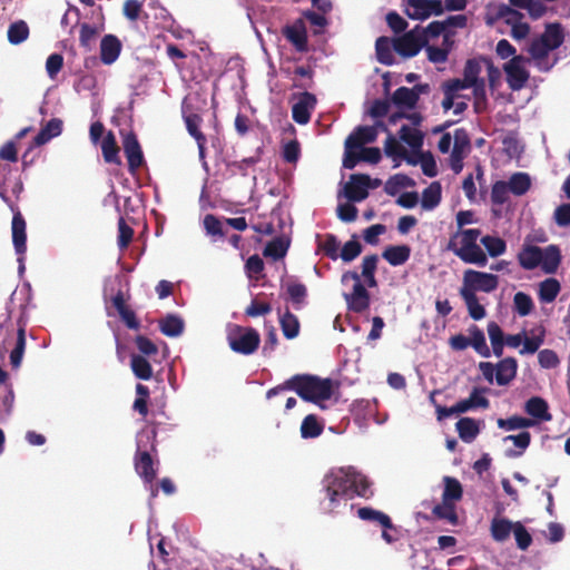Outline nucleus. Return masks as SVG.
Returning <instances> with one entry per match:
<instances>
[{
    "label": "nucleus",
    "mask_w": 570,
    "mask_h": 570,
    "mask_svg": "<svg viewBox=\"0 0 570 570\" xmlns=\"http://www.w3.org/2000/svg\"><path fill=\"white\" fill-rule=\"evenodd\" d=\"M409 120L410 125H401L399 137L401 141L411 148L412 155H407L404 147L392 134H389L385 140V154L392 159L394 167L400 166L402 161H406L409 165L420 166L425 176L435 177L438 175V165L433 155L421 150L424 135L419 127L422 117L420 114H413L409 117Z\"/></svg>",
    "instance_id": "1"
},
{
    "label": "nucleus",
    "mask_w": 570,
    "mask_h": 570,
    "mask_svg": "<svg viewBox=\"0 0 570 570\" xmlns=\"http://www.w3.org/2000/svg\"><path fill=\"white\" fill-rule=\"evenodd\" d=\"M370 485L367 478L352 468H342L326 474L323 479V489L330 502V511H333L341 500L347 501L356 495L370 498L373 494Z\"/></svg>",
    "instance_id": "2"
},
{
    "label": "nucleus",
    "mask_w": 570,
    "mask_h": 570,
    "mask_svg": "<svg viewBox=\"0 0 570 570\" xmlns=\"http://www.w3.org/2000/svg\"><path fill=\"white\" fill-rule=\"evenodd\" d=\"M499 286V276L492 273L475 269H465L462 277V286L459 289L461 298L468 308L469 315L474 321L485 317L487 312L480 304L476 292L492 293Z\"/></svg>",
    "instance_id": "3"
},
{
    "label": "nucleus",
    "mask_w": 570,
    "mask_h": 570,
    "mask_svg": "<svg viewBox=\"0 0 570 570\" xmlns=\"http://www.w3.org/2000/svg\"><path fill=\"white\" fill-rule=\"evenodd\" d=\"M294 391L304 401L318 404L321 401L330 400L333 395V383L331 379H321L312 374H296L266 393L267 399L279 394L283 391Z\"/></svg>",
    "instance_id": "4"
},
{
    "label": "nucleus",
    "mask_w": 570,
    "mask_h": 570,
    "mask_svg": "<svg viewBox=\"0 0 570 570\" xmlns=\"http://www.w3.org/2000/svg\"><path fill=\"white\" fill-rule=\"evenodd\" d=\"M564 36L560 24H548L546 30L534 37L528 48L530 62L540 71L551 70L558 61L556 50L563 43Z\"/></svg>",
    "instance_id": "5"
},
{
    "label": "nucleus",
    "mask_w": 570,
    "mask_h": 570,
    "mask_svg": "<svg viewBox=\"0 0 570 570\" xmlns=\"http://www.w3.org/2000/svg\"><path fill=\"white\" fill-rule=\"evenodd\" d=\"M481 230L478 228L458 230L450 237L446 249L465 264L484 267L488 264V256L478 245Z\"/></svg>",
    "instance_id": "6"
},
{
    "label": "nucleus",
    "mask_w": 570,
    "mask_h": 570,
    "mask_svg": "<svg viewBox=\"0 0 570 570\" xmlns=\"http://www.w3.org/2000/svg\"><path fill=\"white\" fill-rule=\"evenodd\" d=\"M438 148L441 153L451 151L449 157V166L454 175H459L463 169V159L471 150L470 139L463 129L454 130L453 136L445 132L441 136Z\"/></svg>",
    "instance_id": "7"
},
{
    "label": "nucleus",
    "mask_w": 570,
    "mask_h": 570,
    "mask_svg": "<svg viewBox=\"0 0 570 570\" xmlns=\"http://www.w3.org/2000/svg\"><path fill=\"white\" fill-rule=\"evenodd\" d=\"M227 342L232 351L243 355H250L257 351L261 336L254 327L234 324L227 333Z\"/></svg>",
    "instance_id": "8"
},
{
    "label": "nucleus",
    "mask_w": 570,
    "mask_h": 570,
    "mask_svg": "<svg viewBox=\"0 0 570 570\" xmlns=\"http://www.w3.org/2000/svg\"><path fill=\"white\" fill-rule=\"evenodd\" d=\"M420 94L421 89L417 87H400L396 89L391 97V101L397 109H400V111L392 114L389 117V125H396L402 119H406L407 122L405 125H410L409 117L411 114L405 115L403 111L411 110L416 106ZM413 114L414 112H412V115Z\"/></svg>",
    "instance_id": "9"
},
{
    "label": "nucleus",
    "mask_w": 570,
    "mask_h": 570,
    "mask_svg": "<svg viewBox=\"0 0 570 570\" xmlns=\"http://www.w3.org/2000/svg\"><path fill=\"white\" fill-rule=\"evenodd\" d=\"M530 60L521 55L514 56L503 65L507 82L512 90L522 89L529 80Z\"/></svg>",
    "instance_id": "10"
},
{
    "label": "nucleus",
    "mask_w": 570,
    "mask_h": 570,
    "mask_svg": "<svg viewBox=\"0 0 570 570\" xmlns=\"http://www.w3.org/2000/svg\"><path fill=\"white\" fill-rule=\"evenodd\" d=\"M353 279V291L345 294V301L350 311L354 313H363L370 307V293L361 283L360 275L356 272H346L343 274L342 281Z\"/></svg>",
    "instance_id": "11"
},
{
    "label": "nucleus",
    "mask_w": 570,
    "mask_h": 570,
    "mask_svg": "<svg viewBox=\"0 0 570 570\" xmlns=\"http://www.w3.org/2000/svg\"><path fill=\"white\" fill-rule=\"evenodd\" d=\"M484 65L485 59H471L468 60L463 71V77L468 85H471L476 102H483L487 98L485 81L481 77V73L484 70Z\"/></svg>",
    "instance_id": "12"
},
{
    "label": "nucleus",
    "mask_w": 570,
    "mask_h": 570,
    "mask_svg": "<svg viewBox=\"0 0 570 570\" xmlns=\"http://www.w3.org/2000/svg\"><path fill=\"white\" fill-rule=\"evenodd\" d=\"M382 180H346L337 193V198L360 203L368 197V190L381 186Z\"/></svg>",
    "instance_id": "13"
},
{
    "label": "nucleus",
    "mask_w": 570,
    "mask_h": 570,
    "mask_svg": "<svg viewBox=\"0 0 570 570\" xmlns=\"http://www.w3.org/2000/svg\"><path fill=\"white\" fill-rule=\"evenodd\" d=\"M444 11L442 0H407L405 13L413 20H426L431 16H440Z\"/></svg>",
    "instance_id": "14"
},
{
    "label": "nucleus",
    "mask_w": 570,
    "mask_h": 570,
    "mask_svg": "<svg viewBox=\"0 0 570 570\" xmlns=\"http://www.w3.org/2000/svg\"><path fill=\"white\" fill-rule=\"evenodd\" d=\"M426 41L423 32L420 29H414L395 38L394 49L400 56L411 58L420 52Z\"/></svg>",
    "instance_id": "15"
},
{
    "label": "nucleus",
    "mask_w": 570,
    "mask_h": 570,
    "mask_svg": "<svg viewBox=\"0 0 570 570\" xmlns=\"http://www.w3.org/2000/svg\"><path fill=\"white\" fill-rule=\"evenodd\" d=\"M121 136L122 148L127 158L129 171L131 175H136L137 169L145 164L140 144L132 131H121Z\"/></svg>",
    "instance_id": "16"
},
{
    "label": "nucleus",
    "mask_w": 570,
    "mask_h": 570,
    "mask_svg": "<svg viewBox=\"0 0 570 570\" xmlns=\"http://www.w3.org/2000/svg\"><path fill=\"white\" fill-rule=\"evenodd\" d=\"M377 134L376 126H364L355 129L345 140V149L348 153V157L356 151L355 147H363L365 144L374 141Z\"/></svg>",
    "instance_id": "17"
},
{
    "label": "nucleus",
    "mask_w": 570,
    "mask_h": 570,
    "mask_svg": "<svg viewBox=\"0 0 570 570\" xmlns=\"http://www.w3.org/2000/svg\"><path fill=\"white\" fill-rule=\"evenodd\" d=\"M316 105V98L309 92H303L292 107L293 119L299 125H306Z\"/></svg>",
    "instance_id": "18"
},
{
    "label": "nucleus",
    "mask_w": 570,
    "mask_h": 570,
    "mask_svg": "<svg viewBox=\"0 0 570 570\" xmlns=\"http://www.w3.org/2000/svg\"><path fill=\"white\" fill-rule=\"evenodd\" d=\"M356 151L348 157L346 149L344 150L343 166L353 169L358 161L376 164L381 159V151L376 147H355Z\"/></svg>",
    "instance_id": "19"
},
{
    "label": "nucleus",
    "mask_w": 570,
    "mask_h": 570,
    "mask_svg": "<svg viewBox=\"0 0 570 570\" xmlns=\"http://www.w3.org/2000/svg\"><path fill=\"white\" fill-rule=\"evenodd\" d=\"M11 232L14 250L18 255L23 256L27 250L26 220L19 210L13 214Z\"/></svg>",
    "instance_id": "20"
},
{
    "label": "nucleus",
    "mask_w": 570,
    "mask_h": 570,
    "mask_svg": "<svg viewBox=\"0 0 570 570\" xmlns=\"http://www.w3.org/2000/svg\"><path fill=\"white\" fill-rule=\"evenodd\" d=\"M284 36L297 51L304 52L307 50V31L302 19L286 26L284 29Z\"/></svg>",
    "instance_id": "21"
},
{
    "label": "nucleus",
    "mask_w": 570,
    "mask_h": 570,
    "mask_svg": "<svg viewBox=\"0 0 570 570\" xmlns=\"http://www.w3.org/2000/svg\"><path fill=\"white\" fill-rule=\"evenodd\" d=\"M135 470L145 483L151 484L157 476L154 460L148 451L137 450L135 454Z\"/></svg>",
    "instance_id": "22"
},
{
    "label": "nucleus",
    "mask_w": 570,
    "mask_h": 570,
    "mask_svg": "<svg viewBox=\"0 0 570 570\" xmlns=\"http://www.w3.org/2000/svg\"><path fill=\"white\" fill-rule=\"evenodd\" d=\"M112 306L117 309L119 317L129 330L138 331L140 322L138 321L135 312L126 305V299L122 291H118L111 298Z\"/></svg>",
    "instance_id": "23"
},
{
    "label": "nucleus",
    "mask_w": 570,
    "mask_h": 570,
    "mask_svg": "<svg viewBox=\"0 0 570 570\" xmlns=\"http://www.w3.org/2000/svg\"><path fill=\"white\" fill-rule=\"evenodd\" d=\"M495 367V382L498 385L504 386L515 379L518 372V361L512 356H508L498 362Z\"/></svg>",
    "instance_id": "24"
},
{
    "label": "nucleus",
    "mask_w": 570,
    "mask_h": 570,
    "mask_svg": "<svg viewBox=\"0 0 570 570\" xmlns=\"http://www.w3.org/2000/svg\"><path fill=\"white\" fill-rule=\"evenodd\" d=\"M121 48V42L117 37L106 35L100 41V59L102 63H114L118 59Z\"/></svg>",
    "instance_id": "25"
},
{
    "label": "nucleus",
    "mask_w": 570,
    "mask_h": 570,
    "mask_svg": "<svg viewBox=\"0 0 570 570\" xmlns=\"http://www.w3.org/2000/svg\"><path fill=\"white\" fill-rule=\"evenodd\" d=\"M26 350V323L22 317L18 320L17 341L13 350L10 353V365L13 370L21 366L23 354Z\"/></svg>",
    "instance_id": "26"
},
{
    "label": "nucleus",
    "mask_w": 570,
    "mask_h": 570,
    "mask_svg": "<svg viewBox=\"0 0 570 570\" xmlns=\"http://www.w3.org/2000/svg\"><path fill=\"white\" fill-rule=\"evenodd\" d=\"M524 411L535 421H551L548 402L540 396L530 397L524 404Z\"/></svg>",
    "instance_id": "27"
},
{
    "label": "nucleus",
    "mask_w": 570,
    "mask_h": 570,
    "mask_svg": "<svg viewBox=\"0 0 570 570\" xmlns=\"http://www.w3.org/2000/svg\"><path fill=\"white\" fill-rule=\"evenodd\" d=\"M541 263L540 267L546 274H554L561 263V250L557 245H549L541 248Z\"/></svg>",
    "instance_id": "28"
},
{
    "label": "nucleus",
    "mask_w": 570,
    "mask_h": 570,
    "mask_svg": "<svg viewBox=\"0 0 570 570\" xmlns=\"http://www.w3.org/2000/svg\"><path fill=\"white\" fill-rule=\"evenodd\" d=\"M541 248L535 245H524L518 254V261L522 268L532 271L540 266Z\"/></svg>",
    "instance_id": "29"
},
{
    "label": "nucleus",
    "mask_w": 570,
    "mask_h": 570,
    "mask_svg": "<svg viewBox=\"0 0 570 570\" xmlns=\"http://www.w3.org/2000/svg\"><path fill=\"white\" fill-rule=\"evenodd\" d=\"M410 256L411 247L409 245H391L382 253V257L392 266L403 265Z\"/></svg>",
    "instance_id": "30"
},
{
    "label": "nucleus",
    "mask_w": 570,
    "mask_h": 570,
    "mask_svg": "<svg viewBox=\"0 0 570 570\" xmlns=\"http://www.w3.org/2000/svg\"><path fill=\"white\" fill-rule=\"evenodd\" d=\"M515 522L507 518H493L490 525L491 537L497 542H504L513 532Z\"/></svg>",
    "instance_id": "31"
},
{
    "label": "nucleus",
    "mask_w": 570,
    "mask_h": 570,
    "mask_svg": "<svg viewBox=\"0 0 570 570\" xmlns=\"http://www.w3.org/2000/svg\"><path fill=\"white\" fill-rule=\"evenodd\" d=\"M286 294L295 309H301L306 304L307 287L297 281H288L285 284Z\"/></svg>",
    "instance_id": "32"
},
{
    "label": "nucleus",
    "mask_w": 570,
    "mask_h": 570,
    "mask_svg": "<svg viewBox=\"0 0 570 570\" xmlns=\"http://www.w3.org/2000/svg\"><path fill=\"white\" fill-rule=\"evenodd\" d=\"M184 321L175 314H167L159 321L160 332L168 337H177L184 332Z\"/></svg>",
    "instance_id": "33"
},
{
    "label": "nucleus",
    "mask_w": 570,
    "mask_h": 570,
    "mask_svg": "<svg viewBox=\"0 0 570 570\" xmlns=\"http://www.w3.org/2000/svg\"><path fill=\"white\" fill-rule=\"evenodd\" d=\"M62 132V121L58 118L49 120L35 137V145L41 146Z\"/></svg>",
    "instance_id": "34"
},
{
    "label": "nucleus",
    "mask_w": 570,
    "mask_h": 570,
    "mask_svg": "<svg viewBox=\"0 0 570 570\" xmlns=\"http://www.w3.org/2000/svg\"><path fill=\"white\" fill-rule=\"evenodd\" d=\"M357 517L361 520L375 522L383 529H393L391 518L382 511L375 510L371 507H363L357 510Z\"/></svg>",
    "instance_id": "35"
},
{
    "label": "nucleus",
    "mask_w": 570,
    "mask_h": 570,
    "mask_svg": "<svg viewBox=\"0 0 570 570\" xmlns=\"http://www.w3.org/2000/svg\"><path fill=\"white\" fill-rule=\"evenodd\" d=\"M442 187L438 180H433L422 193L421 206L425 210L434 209L441 202Z\"/></svg>",
    "instance_id": "36"
},
{
    "label": "nucleus",
    "mask_w": 570,
    "mask_h": 570,
    "mask_svg": "<svg viewBox=\"0 0 570 570\" xmlns=\"http://www.w3.org/2000/svg\"><path fill=\"white\" fill-rule=\"evenodd\" d=\"M468 332L470 334L469 342L470 346L474 348V351L481 355L482 357H490L491 356V350L487 345L484 333L479 326L471 325L468 328Z\"/></svg>",
    "instance_id": "37"
},
{
    "label": "nucleus",
    "mask_w": 570,
    "mask_h": 570,
    "mask_svg": "<svg viewBox=\"0 0 570 570\" xmlns=\"http://www.w3.org/2000/svg\"><path fill=\"white\" fill-rule=\"evenodd\" d=\"M455 426L460 439L465 443H471L480 432L476 421L472 417H461Z\"/></svg>",
    "instance_id": "38"
},
{
    "label": "nucleus",
    "mask_w": 570,
    "mask_h": 570,
    "mask_svg": "<svg viewBox=\"0 0 570 570\" xmlns=\"http://www.w3.org/2000/svg\"><path fill=\"white\" fill-rule=\"evenodd\" d=\"M561 291L560 283L557 278L550 277L539 284V299L542 303H552Z\"/></svg>",
    "instance_id": "39"
},
{
    "label": "nucleus",
    "mask_w": 570,
    "mask_h": 570,
    "mask_svg": "<svg viewBox=\"0 0 570 570\" xmlns=\"http://www.w3.org/2000/svg\"><path fill=\"white\" fill-rule=\"evenodd\" d=\"M279 324L284 336L287 340H293L299 334V321L296 315L291 313L288 309L279 317Z\"/></svg>",
    "instance_id": "40"
},
{
    "label": "nucleus",
    "mask_w": 570,
    "mask_h": 570,
    "mask_svg": "<svg viewBox=\"0 0 570 570\" xmlns=\"http://www.w3.org/2000/svg\"><path fill=\"white\" fill-rule=\"evenodd\" d=\"M376 56L380 62L384 65L394 63V40H390L386 37H381L375 43Z\"/></svg>",
    "instance_id": "41"
},
{
    "label": "nucleus",
    "mask_w": 570,
    "mask_h": 570,
    "mask_svg": "<svg viewBox=\"0 0 570 570\" xmlns=\"http://www.w3.org/2000/svg\"><path fill=\"white\" fill-rule=\"evenodd\" d=\"M101 151L107 163L119 164V149L117 147L115 135L108 131L101 139Z\"/></svg>",
    "instance_id": "42"
},
{
    "label": "nucleus",
    "mask_w": 570,
    "mask_h": 570,
    "mask_svg": "<svg viewBox=\"0 0 570 570\" xmlns=\"http://www.w3.org/2000/svg\"><path fill=\"white\" fill-rule=\"evenodd\" d=\"M426 38H436L442 36V42L446 46H453L452 33L445 28L444 21H432L424 30H421Z\"/></svg>",
    "instance_id": "43"
},
{
    "label": "nucleus",
    "mask_w": 570,
    "mask_h": 570,
    "mask_svg": "<svg viewBox=\"0 0 570 570\" xmlns=\"http://www.w3.org/2000/svg\"><path fill=\"white\" fill-rule=\"evenodd\" d=\"M507 22L511 24V36L515 40H522L528 37L530 27L523 22L517 11H510L507 17Z\"/></svg>",
    "instance_id": "44"
},
{
    "label": "nucleus",
    "mask_w": 570,
    "mask_h": 570,
    "mask_svg": "<svg viewBox=\"0 0 570 570\" xmlns=\"http://www.w3.org/2000/svg\"><path fill=\"white\" fill-rule=\"evenodd\" d=\"M131 370L139 380L148 381L153 376V367L147 358L142 355L134 354L130 358Z\"/></svg>",
    "instance_id": "45"
},
{
    "label": "nucleus",
    "mask_w": 570,
    "mask_h": 570,
    "mask_svg": "<svg viewBox=\"0 0 570 570\" xmlns=\"http://www.w3.org/2000/svg\"><path fill=\"white\" fill-rule=\"evenodd\" d=\"M462 495L463 489L461 483L455 478L445 476L442 500L455 503L462 499Z\"/></svg>",
    "instance_id": "46"
},
{
    "label": "nucleus",
    "mask_w": 570,
    "mask_h": 570,
    "mask_svg": "<svg viewBox=\"0 0 570 570\" xmlns=\"http://www.w3.org/2000/svg\"><path fill=\"white\" fill-rule=\"evenodd\" d=\"M317 247L328 258L336 261L338 258L340 242L333 234H325L323 240L317 235Z\"/></svg>",
    "instance_id": "47"
},
{
    "label": "nucleus",
    "mask_w": 570,
    "mask_h": 570,
    "mask_svg": "<svg viewBox=\"0 0 570 570\" xmlns=\"http://www.w3.org/2000/svg\"><path fill=\"white\" fill-rule=\"evenodd\" d=\"M434 517L441 520H446L449 523L456 525L459 523V517L455 509V503L446 502L442 500V503L436 504L432 509Z\"/></svg>",
    "instance_id": "48"
},
{
    "label": "nucleus",
    "mask_w": 570,
    "mask_h": 570,
    "mask_svg": "<svg viewBox=\"0 0 570 570\" xmlns=\"http://www.w3.org/2000/svg\"><path fill=\"white\" fill-rule=\"evenodd\" d=\"M324 426L318 422L317 416L308 414L301 425V435L304 439H314L323 433Z\"/></svg>",
    "instance_id": "49"
},
{
    "label": "nucleus",
    "mask_w": 570,
    "mask_h": 570,
    "mask_svg": "<svg viewBox=\"0 0 570 570\" xmlns=\"http://www.w3.org/2000/svg\"><path fill=\"white\" fill-rule=\"evenodd\" d=\"M537 424V421L529 417L513 415L508 419H499L498 426L507 431H514L519 429L531 428Z\"/></svg>",
    "instance_id": "50"
},
{
    "label": "nucleus",
    "mask_w": 570,
    "mask_h": 570,
    "mask_svg": "<svg viewBox=\"0 0 570 570\" xmlns=\"http://www.w3.org/2000/svg\"><path fill=\"white\" fill-rule=\"evenodd\" d=\"M185 122L188 132L196 139L200 157H204V149L206 144L205 136L199 131L200 119L197 115H189L185 117Z\"/></svg>",
    "instance_id": "51"
},
{
    "label": "nucleus",
    "mask_w": 570,
    "mask_h": 570,
    "mask_svg": "<svg viewBox=\"0 0 570 570\" xmlns=\"http://www.w3.org/2000/svg\"><path fill=\"white\" fill-rule=\"evenodd\" d=\"M504 441H511L517 448H519V451L509 450L507 452V455L510 458H518L521 456L523 452L527 450V448L530 445L531 434L528 431H523L517 435L511 434L505 436Z\"/></svg>",
    "instance_id": "52"
},
{
    "label": "nucleus",
    "mask_w": 570,
    "mask_h": 570,
    "mask_svg": "<svg viewBox=\"0 0 570 570\" xmlns=\"http://www.w3.org/2000/svg\"><path fill=\"white\" fill-rule=\"evenodd\" d=\"M29 27L23 20L11 23L8 28V40L12 45H19L27 40Z\"/></svg>",
    "instance_id": "53"
},
{
    "label": "nucleus",
    "mask_w": 570,
    "mask_h": 570,
    "mask_svg": "<svg viewBox=\"0 0 570 570\" xmlns=\"http://www.w3.org/2000/svg\"><path fill=\"white\" fill-rule=\"evenodd\" d=\"M481 244L484 246V248L487 249L488 254L491 257H498L504 254L507 250L505 242L498 236H483L481 238Z\"/></svg>",
    "instance_id": "54"
},
{
    "label": "nucleus",
    "mask_w": 570,
    "mask_h": 570,
    "mask_svg": "<svg viewBox=\"0 0 570 570\" xmlns=\"http://www.w3.org/2000/svg\"><path fill=\"white\" fill-rule=\"evenodd\" d=\"M425 52L429 61L432 63H443L448 60L449 53L452 49V46L443 45L441 47L426 45L425 43Z\"/></svg>",
    "instance_id": "55"
},
{
    "label": "nucleus",
    "mask_w": 570,
    "mask_h": 570,
    "mask_svg": "<svg viewBox=\"0 0 570 570\" xmlns=\"http://www.w3.org/2000/svg\"><path fill=\"white\" fill-rule=\"evenodd\" d=\"M513 306L520 316L529 315L534 308L531 296L523 292H518L514 294Z\"/></svg>",
    "instance_id": "56"
},
{
    "label": "nucleus",
    "mask_w": 570,
    "mask_h": 570,
    "mask_svg": "<svg viewBox=\"0 0 570 570\" xmlns=\"http://www.w3.org/2000/svg\"><path fill=\"white\" fill-rule=\"evenodd\" d=\"M544 342V328L540 327L539 333L528 337L523 336V347L520 350V354H534Z\"/></svg>",
    "instance_id": "57"
},
{
    "label": "nucleus",
    "mask_w": 570,
    "mask_h": 570,
    "mask_svg": "<svg viewBox=\"0 0 570 570\" xmlns=\"http://www.w3.org/2000/svg\"><path fill=\"white\" fill-rule=\"evenodd\" d=\"M134 237V229L126 223L124 217L118 220V246L125 249L129 246Z\"/></svg>",
    "instance_id": "58"
},
{
    "label": "nucleus",
    "mask_w": 570,
    "mask_h": 570,
    "mask_svg": "<svg viewBox=\"0 0 570 570\" xmlns=\"http://www.w3.org/2000/svg\"><path fill=\"white\" fill-rule=\"evenodd\" d=\"M288 245L281 238L271 240L265 249L264 255L273 257L274 259L283 258L286 255Z\"/></svg>",
    "instance_id": "59"
},
{
    "label": "nucleus",
    "mask_w": 570,
    "mask_h": 570,
    "mask_svg": "<svg viewBox=\"0 0 570 570\" xmlns=\"http://www.w3.org/2000/svg\"><path fill=\"white\" fill-rule=\"evenodd\" d=\"M362 253V245L356 239H351L346 242L341 252L338 253V257H341L344 262H352Z\"/></svg>",
    "instance_id": "60"
},
{
    "label": "nucleus",
    "mask_w": 570,
    "mask_h": 570,
    "mask_svg": "<svg viewBox=\"0 0 570 570\" xmlns=\"http://www.w3.org/2000/svg\"><path fill=\"white\" fill-rule=\"evenodd\" d=\"M513 534L515 538L517 547L520 550L524 551L531 546L532 537L521 522H515Z\"/></svg>",
    "instance_id": "61"
},
{
    "label": "nucleus",
    "mask_w": 570,
    "mask_h": 570,
    "mask_svg": "<svg viewBox=\"0 0 570 570\" xmlns=\"http://www.w3.org/2000/svg\"><path fill=\"white\" fill-rule=\"evenodd\" d=\"M510 189L504 180H497L492 187L491 199L493 204L503 205L509 198Z\"/></svg>",
    "instance_id": "62"
},
{
    "label": "nucleus",
    "mask_w": 570,
    "mask_h": 570,
    "mask_svg": "<svg viewBox=\"0 0 570 570\" xmlns=\"http://www.w3.org/2000/svg\"><path fill=\"white\" fill-rule=\"evenodd\" d=\"M204 228L206 233L210 236L224 237L225 233L223 230L222 222L214 215L208 214L204 218Z\"/></svg>",
    "instance_id": "63"
},
{
    "label": "nucleus",
    "mask_w": 570,
    "mask_h": 570,
    "mask_svg": "<svg viewBox=\"0 0 570 570\" xmlns=\"http://www.w3.org/2000/svg\"><path fill=\"white\" fill-rule=\"evenodd\" d=\"M554 222L560 227L570 225V203L558 206L553 214Z\"/></svg>",
    "instance_id": "64"
}]
</instances>
